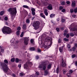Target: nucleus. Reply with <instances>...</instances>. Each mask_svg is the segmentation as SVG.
<instances>
[{
	"mask_svg": "<svg viewBox=\"0 0 77 77\" xmlns=\"http://www.w3.org/2000/svg\"><path fill=\"white\" fill-rule=\"evenodd\" d=\"M17 8H10L8 10V12H9L11 15H14V14H17Z\"/></svg>",
	"mask_w": 77,
	"mask_h": 77,
	"instance_id": "nucleus-4",
	"label": "nucleus"
},
{
	"mask_svg": "<svg viewBox=\"0 0 77 77\" xmlns=\"http://www.w3.org/2000/svg\"><path fill=\"white\" fill-rule=\"evenodd\" d=\"M64 40L65 41H66V42H68V41H69L68 39L67 38H64Z\"/></svg>",
	"mask_w": 77,
	"mask_h": 77,
	"instance_id": "nucleus-29",
	"label": "nucleus"
},
{
	"mask_svg": "<svg viewBox=\"0 0 77 77\" xmlns=\"http://www.w3.org/2000/svg\"><path fill=\"white\" fill-rule=\"evenodd\" d=\"M67 47L69 49L71 48V46L69 45H67Z\"/></svg>",
	"mask_w": 77,
	"mask_h": 77,
	"instance_id": "nucleus-55",
	"label": "nucleus"
},
{
	"mask_svg": "<svg viewBox=\"0 0 77 77\" xmlns=\"http://www.w3.org/2000/svg\"><path fill=\"white\" fill-rule=\"evenodd\" d=\"M4 63H1V66L3 69V70L5 73L7 72L9 70V68L8 67V65L6 64L8 63V62L7 60H4Z\"/></svg>",
	"mask_w": 77,
	"mask_h": 77,
	"instance_id": "nucleus-1",
	"label": "nucleus"
},
{
	"mask_svg": "<svg viewBox=\"0 0 77 77\" xmlns=\"http://www.w3.org/2000/svg\"><path fill=\"white\" fill-rule=\"evenodd\" d=\"M39 72H36V74H35L34 75H36V77H38V75H39Z\"/></svg>",
	"mask_w": 77,
	"mask_h": 77,
	"instance_id": "nucleus-25",
	"label": "nucleus"
},
{
	"mask_svg": "<svg viewBox=\"0 0 77 77\" xmlns=\"http://www.w3.org/2000/svg\"><path fill=\"white\" fill-rule=\"evenodd\" d=\"M18 67L19 68H21V64H19L18 65Z\"/></svg>",
	"mask_w": 77,
	"mask_h": 77,
	"instance_id": "nucleus-63",
	"label": "nucleus"
},
{
	"mask_svg": "<svg viewBox=\"0 0 77 77\" xmlns=\"http://www.w3.org/2000/svg\"><path fill=\"white\" fill-rule=\"evenodd\" d=\"M55 15H56L55 14H51L50 15V18H54V17H55Z\"/></svg>",
	"mask_w": 77,
	"mask_h": 77,
	"instance_id": "nucleus-17",
	"label": "nucleus"
},
{
	"mask_svg": "<svg viewBox=\"0 0 77 77\" xmlns=\"http://www.w3.org/2000/svg\"><path fill=\"white\" fill-rule=\"evenodd\" d=\"M77 30V29L75 28H73L71 29V31H73L74 32L75 31H76Z\"/></svg>",
	"mask_w": 77,
	"mask_h": 77,
	"instance_id": "nucleus-19",
	"label": "nucleus"
},
{
	"mask_svg": "<svg viewBox=\"0 0 77 77\" xmlns=\"http://www.w3.org/2000/svg\"><path fill=\"white\" fill-rule=\"evenodd\" d=\"M72 5L73 7L75 6V2H72Z\"/></svg>",
	"mask_w": 77,
	"mask_h": 77,
	"instance_id": "nucleus-22",
	"label": "nucleus"
},
{
	"mask_svg": "<svg viewBox=\"0 0 77 77\" xmlns=\"http://www.w3.org/2000/svg\"><path fill=\"white\" fill-rule=\"evenodd\" d=\"M72 50L73 51V52H74V51H75V48L74 47H73L72 48Z\"/></svg>",
	"mask_w": 77,
	"mask_h": 77,
	"instance_id": "nucleus-36",
	"label": "nucleus"
},
{
	"mask_svg": "<svg viewBox=\"0 0 77 77\" xmlns=\"http://www.w3.org/2000/svg\"><path fill=\"white\" fill-rule=\"evenodd\" d=\"M47 9L48 10H52L53 9V6L51 4H49L48 6L47 7Z\"/></svg>",
	"mask_w": 77,
	"mask_h": 77,
	"instance_id": "nucleus-10",
	"label": "nucleus"
},
{
	"mask_svg": "<svg viewBox=\"0 0 77 77\" xmlns=\"http://www.w3.org/2000/svg\"><path fill=\"white\" fill-rule=\"evenodd\" d=\"M41 50L40 49L38 48H37V51L38 52H39V53H41Z\"/></svg>",
	"mask_w": 77,
	"mask_h": 77,
	"instance_id": "nucleus-33",
	"label": "nucleus"
},
{
	"mask_svg": "<svg viewBox=\"0 0 77 77\" xmlns=\"http://www.w3.org/2000/svg\"><path fill=\"white\" fill-rule=\"evenodd\" d=\"M15 58H12L11 60V62H15Z\"/></svg>",
	"mask_w": 77,
	"mask_h": 77,
	"instance_id": "nucleus-24",
	"label": "nucleus"
},
{
	"mask_svg": "<svg viewBox=\"0 0 77 77\" xmlns=\"http://www.w3.org/2000/svg\"><path fill=\"white\" fill-rule=\"evenodd\" d=\"M42 17L44 18L45 19V15H43V16H42Z\"/></svg>",
	"mask_w": 77,
	"mask_h": 77,
	"instance_id": "nucleus-64",
	"label": "nucleus"
},
{
	"mask_svg": "<svg viewBox=\"0 0 77 77\" xmlns=\"http://www.w3.org/2000/svg\"><path fill=\"white\" fill-rule=\"evenodd\" d=\"M29 41V38L27 37H25L24 38V43L25 45H27L28 44V41Z\"/></svg>",
	"mask_w": 77,
	"mask_h": 77,
	"instance_id": "nucleus-8",
	"label": "nucleus"
},
{
	"mask_svg": "<svg viewBox=\"0 0 77 77\" xmlns=\"http://www.w3.org/2000/svg\"><path fill=\"white\" fill-rule=\"evenodd\" d=\"M12 76L14 77H16V75L14 73H12Z\"/></svg>",
	"mask_w": 77,
	"mask_h": 77,
	"instance_id": "nucleus-53",
	"label": "nucleus"
},
{
	"mask_svg": "<svg viewBox=\"0 0 77 77\" xmlns=\"http://www.w3.org/2000/svg\"><path fill=\"white\" fill-rule=\"evenodd\" d=\"M23 7L24 8H26L27 9H28V8H29V6L27 5H24L23 6Z\"/></svg>",
	"mask_w": 77,
	"mask_h": 77,
	"instance_id": "nucleus-26",
	"label": "nucleus"
},
{
	"mask_svg": "<svg viewBox=\"0 0 77 77\" xmlns=\"http://www.w3.org/2000/svg\"><path fill=\"white\" fill-rule=\"evenodd\" d=\"M59 50L60 53H62L63 52V47H61L59 48Z\"/></svg>",
	"mask_w": 77,
	"mask_h": 77,
	"instance_id": "nucleus-18",
	"label": "nucleus"
},
{
	"mask_svg": "<svg viewBox=\"0 0 77 77\" xmlns=\"http://www.w3.org/2000/svg\"><path fill=\"white\" fill-rule=\"evenodd\" d=\"M3 14H4V11H3L0 12V15H2Z\"/></svg>",
	"mask_w": 77,
	"mask_h": 77,
	"instance_id": "nucleus-35",
	"label": "nucleus"
},
{
	"mask_svg": "<svg viewBox=\"0 0 77 77\" xmlns=\"http://www.w3.org/2000/svg\"><path fill=\"white\" fill-rule=\"evenodd\" d=\"M17 30H21V27H20V26L18 27L17 28Z\"/></svg>",
	"mask_w": 77,
	"mask_h": 77,
	"instance_id": "nucleus-49",
	"label": "nucleus"
},
{
	"mask_svg": "<svg viewBox=\"0 0 77 77\" xmlns=\"http://www.w3.org/2000/svg\"><path fill=\"white\" fill-rule=\"evenodd\" d=\"M61 21L62 23H64V22L65 21V20L63 19H62L61 20Z\"/></svg>",
	"mask_w": 77,
	"mask_h": 77,
	"instance_id": "nucleus-45",
	"label": "nucleus"
},
{
	"mask_svg": "<svg viewBox=\"0 0 77 77\" xmlns=\"http://www.w3.org/2000/svg\"><path fill=\"white\" fill-rule=\"evenodd\" d=\"M65 11H66V9H62L61 12H65Z\"/></svg>",
	"mask_w": 77,
	"mask_h": 77,
	"instance_id": "nucleus-42",
	"label": "nucleus"
},
{
	"mask_svg": "<svg viewBox=\"0 0 77 77\" xmlns=\"http://www.w3.org/2000/svg\"><path fill=\"white\" fill-rule=\"evenodd\" d=\"M43 15H44L43 13H41L40 14V16H41V17H42Z\"/></svg>",
	"mask_w": 77,
	"mask_h": 77,
	"instance_id": "nucleus-58",
	"label": "nucleus"
},
{
	"mask_svg": "<svg viewBox=\"0 0 77 77\" xmlns=\"http://www.w3.org/2000/svg\"><path fill=\"white\" fill-rule=\"evenodd\" d=\"M2 31L3 33H7V34H9L12 32L11 29L7 26H4L2 29Z\"/></svg>",
	"mask_w": 77,
	"mask_h": 77,
	"instance_id": "nucleus-3",
	"label": "nucleus"
},
{
	"mask_svg": "<svg viewBox=\"0 0 77 77\" xmlns=\"http://www.w3.org/2000/svg\"><path fill=\"white\" fill-rule=\"evenodd\" d=\"M24 35V32H22L20 35V36L21 38L23 37V35Z\"/></svg>",
	"mask_w": 77,
	"mask_h": 77,
	"instance_id": "nucleus-34",
	"label": "nucleus"
},
{
	"mask_svg": "<svg viewBox=\"0 0 77 77\" xmlns=\"http://www.w3.org/2000/svg\"><path fill=\"white\" fill-rule=\"evenodd\" d=\"M48 69H47V70H45L44 71V74L45 75H47L48 74Z\"/></svg>",
	"mask_w": 77,
	"mask_h": 77,
	"instance_id": "nucleus-14",
	"label": "nucleus"
},
{
	"mask_svg": "<svg viewBox=\"0 0 77 77\" xmlns=\"http://www.w3.org/2000/svg\"><path fill=\"white\" fill-rule=\"evenodd\" d=\"M76 56V55L75 54H73L72 56V58H74V57H75Z\"/></svg>",
	"mask_w": 77,
	"mask_h": 77,
	"instance_id": "nucleus-41",
	"label": "nucleus"
},
{
	"mask_svg": "<svg viewBox=\"0 0 77 77\" xmlns=\"http://www.w3.org/2000/svg\"><path fill=\"white\" fill-rule=\"evenodd\" d=\"M64 27H63L61 28V30H64Z\"/></svg>",
	"mask_w": 77,
	"mask_h": 77,
	"instance_id": "nucleus-60",
	"label": "nucleus"
},
{
	"mask_svg": "<svg viewBox=\"0 0 77 77\" xmlns=\"http://www.w3.org/2000/svg\"><path fill=\"white\" fill-rule=\"evenodd\" d=\"M56 71L57 73V74H59V67H57V68Z\"/></svg>",
	"mask_w": 77,
	"mask_h": 77,
	"instance_id": "nucleus-32",
	"label": "nucleus"
},
{
	"mask_svg": "<svg viewBox=\"0 0 77 77\" xmlns=\"http://www.w3.org/2000/svg\"><path fill=\"white\" fill-rule=\"evenodd\" d=\"M24 75V73H23L21 72L20 73V76H23Z\"/></svg>",
	"mask_w": 77,
	"mask_h": 77,
	"instance_id": "nucleus-38",
	"label": "nucleus"
},
{
	"mask_svg": "<svg viewBox=\"0 0 77 77\" xmlns=\"http://www.w3.org/2000/svg\"><path fill=\"white\" fill-rule=\"evenodd\" d=\"M74 12L75 13H77V8H75L74 9Z\"/></svg>",
	"mask_w": 77,
	"mask_h": 77,
	"instance_id": "nucleus-48",
	"label": "nucleus"
},
{
	"mask_svg": "<svg viewBox=\"0 0 77 77\" xmlns=\"http://www.w3.org/2000/svg\"><path fill=\"white\" fill-rule=\"evenodd\" d=\"M72 17L73 18H75V17H76V16L75 15H73L72 16Z\"/></svg>",
	"mask_w": 77,
	"mask_h": 77,
	"instance_id": "nucleus-57",
	"label": "nucleus"
},
{
	"mask_svg": "<svg viewBox=\"0 0 77 77\" xmlns=\"http://www.w3.org/2000/svg\"><path fill=\"white\" fill-rule=\"evenodd\" d=\"M69 73H70V74H72V72H73V71L72 70H70L69 71Z\"/></svg>",
	"mask_w": 77,
	"mask_h": 77,
	"instance_id": "nucleus-51",
	"label": "nucleus"
},
{
	"mask_svg": "<svg viewBox=\"0 0 77 77\" xmlns=\"http://www.w3.org/2000/svg\"><path fill=\"white\" fill-rule=\"evenodd\" d=\"M60 4L61 5H62L63 6H65V5H66V3L64 1H61L60 2Z\"/></svg>",
	"mask_w": 77,
	"mask_h": 77,
	"instance_id": "nucleus-13",
	"label": "nucleus"
},
{
	"mask_svg": "<svg viewBox=\"0 0 77 77\" xmlns=\"http://www.w3.org/2000/svg\"><path fill=\"white\" fill-rule=\"evenodd\" d=\"M48 47H47V46H45V48H46V49H48Z\"/></svg>",
	"mask_w": 77,
	"mask_h": 77,
	"instance_id": "nucleus-62",
	"label": "nucleus"
},
{
	"mask_svg": "<svg viewBox=\"0 0 77 77\" xmlns=\"http://www.w3.org/2000/svg\"><path fill=\"white\" fill-rule=\"evenodd\" d=\"M34 40H33V39H31L30 40V42L31 43V44H34Z\"/></svg>",
	"mask_w": 77,
	"mask_h": 77,
	"instance_id": "nucleus-23",
	"label": "nucleus"
},
{
	"mask_svg": "<svg viewBox=\"0 0 77 77\" xmlns=\"http://www.w3.org/2000/svg\"><path fill=\"white\" fill-rule=\"evenodd\" d=\"M56 30L57 32H59L60 31V29H59V28L57 27L56 28Z\"/></svg>",
	"mask_w": 77,
	"mask_h": 77,
	"instance_id": "nucleus-37",
	"label": "nucleus"
},
{
	"mask_svg": "<svg viewBox=\"0 0 77 77\" xmlns=\"http://www.w3.org/2000/svg\"><path fill=\"white\" fill-rule=\"evenodd\" d=\"M39 58V57L38 55H37L35 57L36 59H38Z\"/></svg>",
	"mask_w": 77,
	"mask_h": 77,
	"instance_id": "nucleus-47",
	"label": "nucleus"
},
{
	"mask_svg": "<svg viewBox=\"0 0 77 77\" xmlns=\"http://www.w3.org/2000/svg\"><path fill=\"white\" fill-rule=\"evenodd\" d=\"M32 65H33V64H32V63L31 62L28 61L24 65L23 68L27 71V69H28L29 66H32Z\"/></svg>",
	"mask_w": 77,
	"mask_h": 77,
	"instance_id": "nucleus-6",
	"label": "nucleus"
},
{
	"mask_svg": "<svg viewBox=\"0 0 77 77\" xmlns=\"http://www.w3.org/2000/svg\"><path fill=\"white\" fill-rule=\"evenodd\" d=\"M32 15H35L36 14L35 12H32Z\"/></svg>",
	"mask_w": 77,
	"mask_h": 77,
	"instance_id": "nucleus-43",
	"label": "nucleus"
},
{
	"mask_svg": "<svg viewBox=\"0 0 77 77\" xmlns=\"http://www.w3.org/2000/svg\"><path fill=\"white\" fill-rule=\"evenodd\" d=\"M32 12H35V11H36V10H35V9L32 8L31 9Z\"/></svg>",
	"mask_w": 77,
	"mask_h": 77,
	"instance_id": "nucleus-39",
	"label": "nucleus"
},
{
	"mask_svg": "<svg viewBox=\"0 0 77 77\" xmlns=\"http://www.w3.org/2000/svg\"><path fill=\"white\" fill-rule=\"evenodd\" d=\"M48 34L47 33L45 32L44 33V36H45L44 39H47V40H48V42H49L50 43V45H51L53 43V40L51 38H49L48 39Z\"/></svg>",
	"mask_w": 77,
	"mask_h": 77,
	"instance_id": "nucleus-5",
	"label": "nucleus"
},
{
	"mask_svg": "<svg viewBox=\"0 0 77 77\" xmlns=\"http://www.w3.org/2000/svg\"><path fill=\"white\" fill-rule=\"evenodd\" d=\"M66 72V70H64L63 71V74H65Z\"/></svg>",
	"mask_w": 77,
	"mask_h": 77,
	"instance_id": "nucleus-54",
	"label": "nucleus"
},
{
	"mask_svg": "<svg viewBox=\"0 0 77 77\" xmlns=\"http://www.w3.org/2000/svg\"><path fill=\"white\" fill-rule=\"evenodd\" d=\"M20 31H19V30L17 31L16 32L17 35H18V36L20 35Z\"/></svg>",
	"mask_w": 77,
	"mask_h": 77,
	"instance_id": "nucleus-28",
	"label": "nucleus"
},
{
	"mask_svg": "<svg viewBox=\"0 0 77 77\" xmlns=\"http://www.w3.org/2000/svg\"><path fill=\"white\" fill-rule=\"evenodd\" d=\"M66 3L67 5H69V4H70V2H69V1H67Z\"/></svg>",
	"mask_w": 77,
	"mask_h": 77,
	"instance_id": "nucleus-50",
	"label": "nucleus"
},
{
	"mask_svg": "<svg viewBox=\"0 0 77 77\" xmlns=\"http://www.w3.org/2000/svg\"><path fill=\"white\" fill-rule=\"evenodd\" d=\"M15 61L16 63H18L20 61H21V59H19L17 58H16Z\"/></svg>",
	"mask_w": 77,
	"mask_h": 77,
	"instance_id": "nucleus-15",
	"label": "nucleus"
},
{
	"mask_svg": "<svg viewBox=\"0 0 77 77\" xmlns=\"http://www.w3.org/2000/svg\"><path fill=\"white\" fill-rule=\"evenodd\" d=\"M29 77H36V75L34 74L32 75H31Z\"/></svg>",
	"mask_w": 77,
	"mask_h": 77,
	"instance_id": "nucleus-30",
	"label": "nucleus"
},
{
	"mask_svg": "<svg viewBox=\"0 0 77 77\" xmlns=\"http://www.w3.org/2000/svg\"><path fill=\"white\" fill-rule=\"evenodd\" d=\"M26 23H27V24H29L30 23V20L29 19L27 18L26 20Z\"/></svg>",
	"mask_w": 77,
	"mask_h": 77,
	"instance_id": "nucleus-20",
	"label": "nucleus"
},
{
	"mask_svg": "<svg viewBox=\"0 0 77 77\" xmlns=\"http://www.w3.org/2000/svg\"><path fill=\"white\" fill-rule=\"evenodd\" d=\"M4 19L5 21H7V20H8V17H5L4 18Z\"/></svg>",
	"mask_w": 77,
	"mask_h": 77,
	"instance_id": "nucleus-52",
	"label": "nucleus"
},
{
	"mask_svg": "<svg viewBox=\"0 0 77 77\" xmlns=\"http://www.w3.org/2000/svg\"><path fill=\"white\" fill-rule=\"evenodd\" d=\"M63 9V7L62 6H60V7L59 10L60 11H62Z\"/></svg>",
	"mask_w": 77,
	"mask_h": 77,
	"instance_id": "nucleus-27",
	"label": "nucleus"
},
{
	"mask_svg": "<svg viewBox=\"0 0 77 77\" xmlns=\"http://www.w3.org/2000/svg\"><path fill=\"white\" fill-rule=\"evenodd\" d=\"M29 50L31 51H34L36 50V48L35 47H31L29 48Z\"/></svg>",
	"mask_w": 77,
	"mask_h": 77,
	"instance_id": "nucleus-11",
	"label": "nucleus"
},
{
	"mask_svg": "<svg viewBox=\"0 0 77 77\" xmlns=\"http://www.w3.org/2000/svg\"><path fill=\"white\" fill-rule=\"evenodd\" d=\"M44 13H45V15H46V16H48V11H47V9H45V10Z\"/></svg>",
	"mask_w": 77,
	"mask_h": 77,
	"instance_id": "nucleus-12",
	"label": "nucleus"
},
{
	"mask_svg": "<svg viewBox=\"0 0 77 77\" xmlns=\"http://www.w3.org/2000/svg\"><path fill=\"white\" fill-rule=\"evenodd\" d=\"M51 64H50L49 65H48V66H47V69H51Z\"/></svg>",
	"mask_w": 77,
	"mask_h": 77,
	"instance_id": "nucleus-21",
	"label": "nucleus"
},
{
	"mask_svg": "<svg viewBox=\"0 0 77 77\" xmlns=\"http://www.w3.org/2000/svg\"><path fill=\"white\" fill-rule=\"evenodd\" d=\"M23 28L24 30H26L27 29V26L26 24H23Z\"/></svg>",
	"mask_w": 77,
	"mask_h": 77,
	"instance_id": "nucleus-16",
	"label": "nucleus"
},
{
	"mask_svg": "<svg viewBox=\"0 0 77 77\" xmlns=\"http://www.w3.org/2000/svg\"><path fill=\"white\" fill-rule=\"evenodd\" d=\"M40 24V22L39 21H36L33 23L32 26L35 27V30H36L37 29L39 28V25Z\"/></svg>",
	"mask_w": 77,
	"mask_h": 77,
	"instance_id": "nucleus-7",
	"label": "nucleus"
},
{
	"mask_svg": "<svg viewBox=\"0 0 77 77\" xmlns=\"http://www.w3.org/2000/svg\"><path fill=\"white\" fill-rule=\"evenodd\" d=\"M1 52L2 53H3V52H4V49H3V48L1 49Z\"/></svg>",
	"mask_w": 77,
	"mask_h": 77,
	"instance_id": "nucleus-56",
	"label": "nucleus"
},
{
	"mask_svg": "<svg viewBox=\"0 0 77 77\" xmlns=\"http://www.w3.org/2000/svg\"><path fill=\"white\" fill-rule=\"evenodd\" d=\"M61 66L62 67H66V64L65 63V61L63 60H62Z\"/></svg>",
	"mask_w": 77,
	"mask_h": 77,
	"instance_id": "nucleus-9",
	"label": "nucleus"
},
{
	"mask_svg": "<svg viewBox=\"0 0 77 77\" xmlns=\"http://www.w3.org/2000/svg\"><path fill=\"white\" fill-rule=\"evenodd\" d=\"M43 15H44L43 13H41L40 14V16H41V17H42Z\"/></svg>",
	"mask_w": 77,
	"mask_h": 77,
	"instance_id": "nucleus-59",
	"label": "nucleus"
},
{
	"mask_svg": "<svg viewBox=\"0 0 77 77\" xmlns=\"http://www.w3.org/2000/svg\"><path fill=\"white\" fill-rule=\"evenodd\" d=\"M70 13H73L74 12V9H73V8H71L70 10Z\"/></svg>",
	"mask_w": 77,
	"mask_h": 77,
	"instance_id": "nucleus-31",
	"label": "nucleus"
},
{
	"mask_svg": "<svg viewBox=\"0 0 77 77\" xmlns=\"http://www.w3.org/2000/svg\"><path fill=\"white\" fill-rule=\"evenodd\" d=\"M58 42L59 43H60L61 42V40H60V39H59Z\"/></svg>",
	"mask_w": 77,
	"mask_h": 77,
	"instance_id": "nucleus-61",
	"label": "nucleus"
},
{
	"mask_svg": "<svg viewBox=\"0 0 77 77\" xmlns=\"http://www.w3.org/2000/svg\"><path fill=\"white\" fill-rule=\"evenodd\" d=\"M70 35L71 36H74V34L73 33H70Z\"/></svg>",
	"mask_w": 77,
	"mask_h": 77,
	"instance_id": "nucleus-46",
	"label": "nucleus"
},
{
	"mask_svg": "<svg viewBox=\"0 0 77 77\" xmlns=\"http://www.w3.org/2000/svg\"><path fill=\"white\" fill-rule=\"evenodd\" d=\"M49 63L48 60H44L42 62V63L40 64L38 66L39 68H42L43 70H45L47 66Z\"/></svg>",
	"mask_w": 77,
	"mask_h": 77,
	"instance_id": "nucleus-2",
	"label": "nucleus"
},
{
	"mask_svg": "<svg viewBox=\"0 0 77 77\" xmlns=\"http://www.w3.org/2000/svg\"><path fill=\"white\" fill-rule=\"evenodd\" d=\"M69 34H67L66 35V37L67 38H69Z\"/></svg>",
	"mask_w": 77,
	"mask_h": 77,
	"instance_id": "nucleus-44",
	"label": "nucleus"
},
{
	"mask_svg": "<svg viewBox=\"0 0 77 77\" xmlns=\"http://www.w3.org/2000/svg\"><path fill=\"white\" fill-rule=\"evenodd\" d=\"M67 76L68 77H71V74L69 73H68L67 74Z\"/></svg>",
	"mask_w": 77,
	"mask_h": 77,
	"instance_id": "nucleus-40",
	"label": "nucleus"
}]
</instances>
